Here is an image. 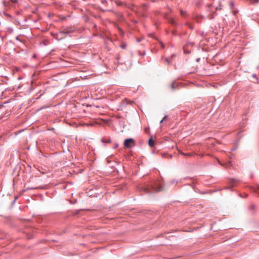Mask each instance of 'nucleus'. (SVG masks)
I'll return each mask as SVG.
<instances>
[{"mask_svg":"<svg viewBox=\"0 0 259 259\" xmlns=\"http://www.w3.org/2000/svg\"><path fill=\"white\" fill-rule=\"evenodd\" d=\"M151 188H152V190L149 187H142L141 188L143 190L144 192H145L146 193H153L154 191L155 192H159L162 191L163 190L162 186H159V187H155V186H152Z\"/></svg>","mask_w":259,"mask_h":259,"instance_id":"obj_1","label":"nucleus"},{"mask_svg":"<svg viewBox=\"0 0 259 259\" xmlns=\"http://www.w3.org/2000/svg\"><path fill=\"white\" fill-rule=\"evenodd\" d=\"M71 31L68 29H65L63 31L59 32L57 33V39L59 40L65 37L66 34L71 33Z\"/></svg>","mask_w":259,"mask_h":259,"instance_id":"obj_2","label":"nucleus"},{"mask_svg":"<svg viewBox=\"0 0 259 259\" xmlns=\"http://www.w3.org/2000/svg\"><path fill=\"white\" fill-rule=\"evenodd\" d=\"M193 44L192 42L188 43L184 46V52L185 54H190L193 50Z\"/></svg>","mask_w":259,"mask_h":259,"instance_id":"obj_3","label":"nucleus"},{"mask_svg":"<svg viewBox=\"0 0 259 259\" xmlns=\"http://www.w3.org/2000/svg\"><path fill=\"white\" fill-rule=\"evenodd\" d=\"M131 143L135 144V141L133 138H128L125 140L124 142V146L127 148L131 147Z\"/></svg>","mask_w":259,"mask_h":259,"instance_id":"obj_4","label":"nucleus"},{"mask_svg":"<svg viewBox=\"0 0 259 259\" xmlns=\"http://www.w3.org/2000/svg\"><path fill=\"white\" fill-rule=\"evenodd\" d=\"M182 84V83H178L176 81H174L170 84V88L172 90H175L179 88V86H181Z\"/></svg>","mask_w":259,"mask_h":259,"instance_id":"obj_5","label":"nucleus"},{"mask_svg":"<svg viewBox=\"0 0 259 259\" xmlns=\"http://www.w3.org/2000/svg\"><path fill=\"white\" fill-rule=\"evenodd\" d=\"M148 144H149V145L151 147L154 146V142L153 140L152 139V138L149 139V141H148Z\"/></svg>","mask_w":259,"mask_h":259,"instance_id":"obj_6","label":"nucleus"},{"mask_svg":"<svg viewBox=\"0 0 259 259\" xmlns=\"http://www.w3.org/2000/svg\"><path fill=\"white\" fill-rule=\"evenodd\" d=\"M197 19H198L197 22H199L200 21V20L202 19V16L201 15H197L196 16L195 15V21Z\"/></svg>","mask_w":259,"mask_h":259,"instance_id":"obj_7","label":"nucleus"},{"mask_svg":"<svg viewBox=\"0 0 259 259\" xmlns=\"http://www.w3.org/2000/svg\"><path fill=\"white\" fill-rule=\"evenodd\" d=\"M110 139H106V140H104L103 139H101V142L103 143H109L110 142Z\"/></svg>","mask_w":259,"mask_h":259,"instance_id":"obj_8","label":"nucleus"},{"mask_svg":"<svg viewBox=\"0 0 259 259\" xmlns=\"http://www.w3.org/2000/svg\"><path fill=\"white\" fill-rule=\"evenodd\" d=\"M182 154H183L184 155H186V156H191L192 154L190 152H188V153H182Z\"/></svg>","mask_w":259,"mask_h":259,"instance_id":"obj_9","label":"nucleus"},{"mask_svg":"<svg viewBox=\"0 0 259 259\" xmlns=\"http://www.w3.org/2000/svg\"><path fill=\"white\" fill-rule=\"evenodd\" d=\"M237 182V180L235 179H231V183L232 185V187H234L235 186V184L234 183H236Z\"/></svg>","mask_w":259,"mask_h":259,"instance_id":"obj_10","label":"nucleus"},{"mask_svg":"<svg viewBox=\"0 0 259 259\" xmlns=\"http://www.w3.org/2000/svg\"><path fill=\"white\" fill-rule=\"evenodd\" d=\"M186 12L183 10H181V13L182 16H184L186 14Z\"/></svg>","mask_w":259,"mask_h":259,"instance_id":"obj_11","label":"nucleus"},{"mask_svg":"<svg viewBox=\"0 0 259 259\" xmlns=\"http://www.w3.org/2000/svg\"><path fill=\"white\" fill-rule=\"evenodd\" d=\"M125 47H126V45H121V48L122 49H125Z\"/></svg>","mask_w":259,"mask_h":259,"instance_id":"obj_12","label":"nucleus"},{"mask_svg":"<svg viewBox=\"0 0 259 259\" xmlns=\"http://www.w3.org/2000/svg\"><path fill=\"white\" fill-rule=\"evenodd\" d=\"M230 6L231 7V8H232L234 6V4L232 2H230Z\"/></svg>","mask_w":259,"mask_h":259,"instance_id":"obj_13","label":"nucleus"},{"mask_svg":"<svg viewBox=\"0 0 259 259\" xmlns=\"http://www.w3.org/2000/svg\"><path fill=\"white\" fill-rule=\"evenodd\" d=\"M165 61H166V62L167 63H169V60H168V59H167V58H165Z\"/></svg>","mask_w":259,"mask_h":259,"instance_id":"obj_14","label":"nucleus"},{"mask_svg":"<svg viewBox=\"0 0 259 259\" xmlns=\"http://www.w3.org/2000/svg\"><path fill=\"white\" fill-rule=\"evenodd\" d=\"M167 115H165L162 119H163V120H164L167 118Z\"/></svg>","mask_w":259,"mask_h":259,"instance_id":"obj_15","label":"nucleus"},{"mask_svg":"<svg viewBox=\"0 0 259 259\" xmlns=\"http://www.w3.org/2000/svg\"><path fill=\"white\" fill-rule=\"evenodd\" d=\"M259 0H254L255 3H258Z\"/></svg>","mask_w":259,"mask_h":259,"instance_id":"obj_16","label":"nucleus"},{"mask_svg":"<svg viewBox=\"0 0 259 259\" xmlns=\"http://www.w3.org/2000/svg\"><path fill=\"white\" fill-rule=\"evenodd\" d=\"M163 119H162L160 121V123H161L163 121Z\"/></svg>","mask_w":259,"mask_h":259,"instance_id":"obj_17","label":"nucleus"},{"mask_svg":"<svg viewBox=\"0 0 259 259\" xmlns=\"http://www.w3.org/2000/svg\"><path fill=\"white\" fill-rule=\"evenodd\" d=\"M117 147H118V144H117V145H116V146H115L114 148H117Z\"/></svg>","mask_w":259,"mask_h":259,"instance_id":"obj_18","label":"nucleus"},{"mask_svg":"<svg viewBox=\"0 0 259 259\" xmlns=\"http://www.w3.org/2000/svg\"><path fill=\"white\" fill-rule=\"evenodd\" d=\"M189 84H193V82H190L188 83Z\"/></svg>","mask_w":259,"mask_h":259,"instance_id":"obj_19","label":"nucleus"},{"mask_svg":"<svg viewBox=\"0 0 259 259\" xmlns=\"http://www.w3.org/2000/svg\"><path fill=\"white\" fill-rule=\"evenodd\" d=\"M137 41H138V42H139V41H140V39H138Z\"/></svg>","mask_w":259,"mask_h":259,"instance_id":"obj_20","label":"nucleus"}]
</instances>
